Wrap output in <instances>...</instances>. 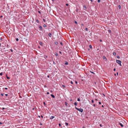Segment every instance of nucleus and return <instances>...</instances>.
<instances>
[{"instance_id":"obj_50","label":"nucleus","mask_w":128,"mask_h":128,"mask_svg":"<svg viewBox=\"0 0 128 128\" xmlns=\"http://www.w3.org/2000/svg\"><path fill=\"white\" fill-rule=\"evenodd\" d=\"M93 106H95V104H94V105H93Z\"/></svg>"},{"instance_id":"obj_39","label":"nucleus","mask_w":128,"mask_h":128,"mask_svg":"<svg viewBox=\"0 0 128 128\" xmlns=\"http://www.w3.org/2000/svg\"><path fill=\"white\" fill-rule=\"evenodd\" d=\"M38 12L39 13H40H40H41L40 11H38Z\"/></svg>"},{"instance_id":"obj_61","label":"nucleus","mask_w":128,"mask_h":128,"mask_svg":"<svg viewBox=\"0 0 128 128\" xmlns=\"http://www.w3.org/2000/svg\"><path fill=\"white\" fill-rule=\"evenodd\" d=\"M117 75H118V72H117Z\"/></svg>"},{"instance_id":"obj_29","label":"nucleus","mask_w":128,"mask_h":128,"mask_svg":"<svg viewBox=\"0 0 128 128\" xmlns=\"http://www.w3.org/2000/svg\"><path fill=\"white\" fill-rule=\"evenodd\" d=\"M108 31L110 32H111V31L110 30H108Z\"/></svg>"},{"instance_id":"obj_25","label":"nucleus","mask_w":128,"mask_h":128,"mask_svg":"<svg viewBox=\"0 0 128 128\" xmlns=\"http://www.w3.org/2000/svg\"><path fill=\"white\" fill-rule=\"evenodd\" d=\"M118 7L120 9L121 8L120 5H119L118 6Z\"/></svg>"},{"instance_id":"obj_33","label":"nucleus","mask_w":128,"mask_h":128,"mask_svg":"<svg viewBox=\"0 0 128 128\" xmlns=\"http://www.w3.org/2000/svg\"><path fill=\"white\" fill-rule=\"evenodd\" d=\"M71 82V83L72 84H73V82H72V81H71V82Z\"/></svg>"},{"instance_id":"obj_46","label":"nucleus","mask_w":128,"mask_h":128,"mask_svg":"<svg viewBox=\"0 0 128 128\" xmlns=\"http://www.w3.org/2000/svg\"><path fill=\"white\" fill-rule=\"evenodd\" d=\"M1 95L2 96H3V95H4V94H1Z\"/></svg>"},{"instance_id":"obj_1","label":"nucleus","mask_w":128,"mask_h":128,"mask_svg":"<svg viewBox=\"0 0 128 128\" xmlns=\"http://www.w3.org/2000/svg\"><path fill=\"white\" fill-rule=\"evenodd\" d=\"M75 108L78 110L80 112H82L83 111V110L82 108H78L76 107Z\"/></svg>"},{"instance_id":"obj_15","label":"nucleus","mask_w":128,"mask_h":128,"mask_svg":"<svg viewBox=\"0 0 128 128\" xmlns=\"http://www.w3.org/2000/svg\"><path fill=\"white\" fill-rule=\"evenodd\" d=\"M55 55L56 56H58V53H56V52L55 53Z\"/></svg>"},{"instance_id":"obj_51","label":"nucleus","mask_w":128,"mask_h":128,"mask_svg":"<svg viewBox=\"0 0 128 128\" xmlns=\"http://www.w3.org/2000/svg\"><path fill=\"white\" fill-rule=\"evenodd\" d=\"M100 42H102V40H100Z\"/></svg>"},{"instance_id":"obj_58","label":"nucleus","mask_w":128,"mask_h":128,"mask_svg":"<svg viewBox=\"0 0 128 128\" xmlns=\"http://www.w3.org/2000/svg\"><path fill=\"white\" fill-rule=\"evenodd\" d=\"M100 126H101V127L102 126V125L101 124H100Z\"/></svg>"},{"instance_id":"obj_53","label":"nucleus","mask_w":128,"mask_h":128,"mask_svg":"<svg viewBox=\"0 0 128 128\" xmlns=\"http://www.w3.org/2000/svg\"><path fill=\"white\" fill-rule=\"evenodd\" d=\"M5 89H6V90H7L8 89V88H5Z\"/></svg>"},{"instance_id":"obj_3","label":"nucleus","mask_w":128,"mask_h":128,"mask_svg":"<svg viewBox=\"0 0 128 128\" xmlns=\"http://www.w3.org/2000/svg\"><path fill=\"white\" fill-rule=\"evenodd\" d=\"M55 118V116H50V120H52L53 118Z\"/></svg>"},{"instance_id":"obj_18","label":"nucleus","mask_w":128,"mask_h":128,"mask_svg":"<svg viewBox=\"0 0 128 128\" xmlns=\"http://www.w3.org/2000/svg\"><path fill=\"white\" fill-rule=\"evenodd\" d=\"M40 44L41 45H42V42H40Z\"/></svg>"},{"instance_id":"obj_43","label":"nucleus","mask_w":128,"mask_h":128,"mask_svg":"<svg viewBox=\"0 0 128 128\" xmlns=\"http://www.w3.org/2000/svg\"><path fill=\"white\" fill-rule=\"evenodd\" d=\"M81 25L82 26H84V25L83 24H81Z\"/></svg>"},{"instance_id":"obj_31","label":"nucleus","mask_w":128,"mask_h":128,"mask_svg":"<svg viewBox=\"0 0 128 128\" xmlns=\"http://www.w3.org/2000/svg\"><path fill=\"white\" fill-rule=\"evenodd\" d=\"M100 2V0H98V2L99 3Z\"/></svg>"},{"instance_id":"obj_17","label":"nucleus","mask_w":128,"mask_h":128,"mask_svg":"<svg viewBox=\"0 0 128 128\" xmlns=\"http://www.w3.org/2000/svg\"><path fill=\"white\" fill-rule=\"evenodd\" d=\"M74 104L75 106H76L77 105V104L76 102H75L74 103Z\"/></svg>"},{"instance_id":"obj_10","label":"nucleus","mask_w":128,"mask_h":128,"mask_svg":"<svg viewBox=\"0 0 128 128\" xmlns=\"http://www.w3.org/2000/svg\"><path fill=\"white\" fill-rule=\"evenodd\" d=\"M68 62H65V65H68Z\"/></svg>"},{"instance_id":"obj_9","label":"nucleus","mask_w":128,"mask_h":128,"mask_svg":"<svg viewBox=\"0 0 128 128\" xmlns=\"http://www.w3.org/2000/svg\"><path fill=\"white\" fill-rule=\"evenodd\" d=\"M84 10H86V6L84 5Z\"/></svg>"},{"instance_id":"obj_21","label":"nucleus","mask_w":128,"mask_h":128,"mask_svg":"<svg viewBox=\"0 0 128 128\" xmlns=\"http://www.w3.org/2000/svg\"><path fill=\"white\" fill-rule=\"evenodd\" d=\"M85 30L86 31H88V29L87 28H85Z\"/></svg>"},{"instance_id":"obj_37","label":"nucleus","mask_w":128,"mask_h":128,"mask_svg":"<svg viewBox=\"0 0 128 128\" xmlns=\"http://www.w3.org/2000/svg\"><path fill=\"white\" fill-rule=\"evenodd\" d=\"M43 20L44 22H45V20L44 19H43Z\"/></svg>"},{"instance_id":"obj_62","label":"nucleus","mask_w":128,"mask_h":128,"mask_svg":"<svg viewBox=\"0 0 128 128\" xmlns=\"http://www.w3.org/2000/svg\"><path fill=\"white\" fill-rule=\"evenodd\" d=\"M114 75H115V76H116V74H114Z\"/></svg>"},{"instance_id":"obj_7","label":"nucleus","mask_w":128,"mask_h":128,"mask_svg":"<svg viewBox=\"0 0 128 128\" xmlns=\"http://www.w3.org/2000/svg\"><path fill=\"white\" fill-rule=\"evenodd\" d=\"M48 35L50 37H51L52 36V34L50 33L48 34Z\"/></svg>"},{"instance_id":"obj_20","label":"nucleus","mask_w":128,"mask_h":128,"mask_svg":"<svg viewBox=\"0 0 128 128\" xmlns=\"http://www.w3.org/2000/svg\"><path fill=\"white\" fill-rule=\"evenodd\" d=\"M65 124L66 126H68V124L67 122H65Z\"/></svg>"},{"instance_id":"obj_56","label":"nucleus","mask_w":128,"mask_h":128,"mask_svg":"<svg viewBox=\"0 0 128 128\" xmlns=\"http://www.w3.org/2000/svg\"><path fill=\"white\" fill-rule=\"evenodd\" d=\"M2 108L3 109V110H4L5 109V108Z\"/></svg>"},{"instance_id":"obj_47","label":"nucleus","mask_w":128,"mask_h":128,"mask_svg":"<svg viewBox=\"0 0 128 128\" xmlns=\"http://www.w3.org/2000/svg\"><path fill=\"white\" fill-rule=\"evenodd\" d=\"M5 96H8V94H5Z\"/></svg>"},{"instance_id":"obj_60","label":"nucleus","mask_w":128,"mask_h":128,"mask_svg":"<svg viewBox=\"0 0 128 128\" xmlns=\"http://www.w3.org/2000/svg\"><path fill=\"white\" fill-rule=\"evenodd\" d=\"M70 101H72V99H71V100H70Z\"/></svg>"},{"instance_id":"obj_4","label":"nucleus","mask_w":128,"mask_h":128,"mask_svg":"<svg viewBox=\"0 0 128 128\" xmlns=\"http://www.w3.org/2000/svg\"><path fill=\"white\" fill-rule=\"evenodd\" d=\"M118 124H119L122 127H124V125L122 124V123L119 122Z\"/></svg>"},{"instance_id":"obj_16","label":"nucleus","mask_w":128,"mask_h":128,"mask_svg":"<svg viewBox=\"0 0 128 128\" xmlns=\"http://www.w3.org/2000/svg\"><path fill=\"white\" fill-rule=\"evenodd\" d=\"M18 38H16V40L17 41H18Z\"/></svg>"},{"instance_id":"obj_6","label":"nucleus","mask_w":128,"mask_h":128,"mask_svg":"<svg viewBox=\"0 0 128 128\" xmlns=\"http://www.w3.org/2000/svg\"><path fill=\"white\" fill-rule=\"evenodd\" d=\"M39 28H40V29L42 30V27L41 26H39Z\"/></svg>"},{"instance_id":"obj_36","label":"nucleus","mask_w":128,"mask_h":128,"mask_svg":"<svg viewBox=\"0 0 128 128\" xmlns=\"http://www.w3.org/2000/svg\"><path fill=\"white\" fill-rule=\"evenodd\" d=\"M43 104H44V105H46V103H45V102H43Z\"/></svg>"},{"instance_id":"obj_35","label":"nucleus","mask_w":128,"mask_h":128,"mask_svg":"<svg viewBox=\"0 0 128 128\" xmlns=\"http://www.w3.org/2000/svg\"><path fill=\"white\" fill-rule=\"evenodd\" d=\"M59 53L60 54H62V52H61V51H60L59 52Z\"/></svg>"},{"instance_id":"obj_2","label":"nucleus","mask_w":128,"mask_h":128,"mask_svg":"<svg viewBox=\"0 0 128 128\" xmlns=\"http://www.w3.org/2000/svg\"><path fill=\"white\" fill-rule=\"evenodd\" d=\"M116 62L118 64H119L120 65V66H121V62L119 60H116Z\"/></svg>"},{"instance_id":"obj_32","label":"nucleus","mask_w":128,"mask_h":128,"mask_svg":"<svg viewBox=\"0 0 128 128\" xmlns=\"http://www.w3.org/2000/svg\"><path fill=\"white\" fill-rule=\"evenodd\" d=\"M92 103H93L94 102V100H92Z\"/></svg>"},{"instance_id":"obj_41","label":"nucleus","mask_w":128,"mask_h":128,"mask_svg":"<svg viewBox=\"0 0 128 128\" xmlns=\"http://www.w3.org/2000/svg\"><path fill=\"white\" fill-rule=\"evenodd\" d=\"M59 126H61V124H59Z\"/></svg>"},{"instance_id":"obj_57","label":"nucleus","mask_w":128,"mask_h":128,"mask_svg":"<svg viewBox=\"0 0 128 128\" xmlns=\"http://www.w3.org/2000/svg\"><path fill=\"white\" fill-rule=\"evenodd\" d=\"M10 50V51H11L12 52V50L11 49V50Z\"/></svg>"},{"instance_id":"obj_59","label":"nucleus","mask_w":128,"mask_h":128,"mask_svg":"<svg viewBox=\"0 0 128 128\" xmlns=\"http://www.w3.org/2000/svg\"><path fill=\"white\" fill-rule=\"evenodd\" d=\"M90 1H91V2H92V0H90Z\"/></svg>"},{"instance_id":"obj_27","label":"nucleus","mask_w":128,"mask_h":128,"mask_svg":"<svg viewBox=\"0 0 128 128\" xmlns=\"http://www.w3.org/2000/svg\"><path fill=\"white\" fill-rule=\"evenodd\" d=\"M89 47H90V48H92V46H91V45H90V46H89Z\"/></svg>"},{"instance_id":"obj_14","label":"nucleus","mask_w":128,"mask_h":128,"mask_svg":"<svg viewBox=\"0 0 128 128\" xmlns=\"http://www.w3.org/2000/svg\"><path fill=\"white\" fill-rule=\"evenodd\" d=\"M65 104L66 106H67V103L66 102H65Z\"/></svg>"},{"instance_id":"obj_8","label":"nucleus","mask_w":128,"mask_h":128,"mask_svg":"<svg viewBox=\"0 0 128 128\" xmlns=\"http://www.w3.org/2000/svg\"><path fill=\"white\" fill-rule=\"evenodd\" d=\"M51 96L53 98H55V96L54 95L52 94H51Z\"/></svg>"},{"instance_id":"obj_26","label":"nucleus","mask_w":128,"mask_h":128,"mask_svg":"<svg viewBox=\"0 0 128 128\" xmlns=\"http://www.w3.org/2000/svg\"><path fill=\"white\" fill-rule=\"evenodd\" d=\"M2 72L0 73V76H1L2 75Z\"/></svg>"},{"instance_id":"obj_63","label":"nucleus","mask_w":128,"mask_h":128,"mask_svg":"<svg viewBox=\"0 0 128 128\" xmlns=\"http://www.w3.org/2000/svg\"><path fill=\"white\" fill-rule=\"evenodd\" d=\"M102 107H104V106H103V105H102Z\"/></svg>"},{"instance_id":"obj_11","label":"nucleus","mask_w":128,"mask_h":128,"mask_svg":"<svg viewBox=\"0 0 128 128\" xmlns=\"http://www.w3.org/2000/svg\"><path fill=\"white\" fill-rule=\"evenodd\" d=\"M54 43H55V44L56 45H57L58 44V42H56V41H55V42H54Z\"/></svg>"},{"instance_id":"obj_28","label":"nucleus","mask_w":128,"mask_h":128,"mask_svg":"<svg viewBox=\"0 0 128 128\" xmlns=\"http://www.w3.org/2000/svg\"><path fill=\"white\" fill-rule=\"evenodd\" d=\"M46 24H44V27H46Z\"/></svg>"},{"instance_id":"obj_44","label":"nucleus","mask_w":128,"mask_h":128,"mask_svg":"<svg viewBox=\"0 0 128 128\" xmlns=\"http://www.w3.org/2000/svg\"><path fill=\"white\" fill-rule=\"evenodd\" d=\"M99 104H101V103L100 102H99Z\"/></svg>"},{"instance_id":"obj_48","label":"nucleus","mask_w":128,"mask_h":128,"mask_svg":"<svg viewBox=\"0 0 128 128\" xmlns=\"http://www.w3.org/2000/svg\"><path fill=\"white\" fill-rule=\"evenodd\" d=\"M47 77H48V78H49L50 77V76L49 75H48L47 76Z\"/></svg>"},{"instance_id":"obj_19","label":"nucleus","mask_w":128,"mask_h":128,"mask_svg":"<svg viewBox=\"0 0 128 128\" xmlns=\"http://www.w3.org/2000/svg\"><path fill=\"white\" fill-rule=\"evenodd\" d=\"M77 100L78 101H80V100L79 98H77Z\"/></svg>"},{"instance_id":"obj_13","label":"nucleus","mask_w":128,"mask_h":128,"mask_svg":"<svg viewBox=\"0 0 128 128\" xmlns=\"http://www.w3.org/2000/svg\"><path fill=\"white\" fill-rule=\"evenodd\" d=\"M113 54L115 56L116 55V53L115 52H114L113 53Z\"/></svg>"},{"instance_id":"obj_40","label":"nucleus","mask_w":128,"mask_h":128,"mask_svg":"<svg viewBox=\"0 0 128 128\" xmlns=\"http://www.w3.org/2000/svg\"><path fill=\"white\" fill-rule=\"evenodd\" d=\"M60 43L61 45H62V42H60Z\"/></svg>"},{"instance_id":"obj_5","label":"nucleus","mask_w":128,"mask_h":128,"mask_svg":"<svg viewBox=\"0 0 128 128\" xmlns=\"http://www.w3.org/2000/svg\"><path fill=\"white\" fill-rule=\"evenodd\" d=\"M103 58L104 60L105 61H106V56H103Z\"/></svg>"},{"instance_id":"obj_24","label":"nucleus","mask_w":128,"mask_h":128,"mask_svg":"<svg viewBox=\"0 0 128 128\" xmlns=\"http://www.w3.org/2000/svg\"><path fill=\"white\" fill-rule=\"evenodd\" d=\"M116 57L118 58H120V56H117Z\"/></svg>"},{"instance_id":"obj_55","label":"nucleus","mask_w":128,"mask_h":128,"mask_svg":"<svg viewBox=\"0 0 128 128\" xmlns=\"http://www.w3.org/2000/svg\"><path fill=\"white\" fill-rule=\"evenodd\" d=\"M114 71H115L116 70V69L114 68Z\"/></svg>"},{"instance_id":"obj_54","label":"nucleus","mask_w":128,"mask_h":128,"mask_svg":"<svg viewBox=\"0 0 128 128\" xmlns=\"http://www.w3.org/2000/svg\"><path fill=\"white\" fill-rule=\"evenodd\" d=\"M41 117H42V118H43V116H42L41 115Z\"/></svg>"},{"instance_id":"obj_45","label":"nucleus","mask_w":128,"mask_h":128,"mask_svg":"<svg viewBox=\"0 0 128 128\" xmlns=\"http://www.w3.org/2000/svg\"><path fill=\"white\" fill-rule=\"evenodd\" d=\"M47 94H49V92H47Z\"/></svg>"},{"instance_id":"obj_22","label":"nucleus","mask_w":128,"mask_h":128,"mask_svg":"<svg viewBox=\"0 0 128 128\" xmlns=\"http://www.w3.org/2000/svg\"><path fill=\"white\" fill-rule=\"evenodd\" d=\"M62 86L63 88H65V86L64 85H62Z\"/></svg>"},{"instance_id":"obj_12","label":"nucleus","mask_w":128,"mask_h":128,"mask_svg":"<svg viewBox=\"0 0 128 128\" xmlns=\"http://www.w3.org/2000/svg\"><path fill=\"white\" fill-rule=\"evenodd\" d=\"M36 22L37 23H39V20H37V19L36 20Z\"/></svg>"},{"instance_id":"obj_38","label":"nucleus","mask_w":128,"mask_h":128,"mask_svg":"<svg viewBox=\"0 0 128 128\" xmlns=\"http://www.w3.org/2000/svg\"><path fill=\"white\" fill-rule=\"evenodd\" d=\"M7 47L8 48H9V46H8V44L7 45Z\"/></svg>"},{"instance_id":"obj_64","label":"nucleus","mask_w":128,"mask_h":128,"mask_svg":"<svg viewBox=\"0 0 128 128\" xmlns=\"http://www.w3.org/2000/svg\"><path fill=\"white\" fill-rule=\"evenodd\" d=\"M82 128H85V127H84V126H83Z\"/></svg>"},{"instance_id":"obj_23","label":"nucleus","mask_w":128,"mask_h":128,"mask_svg":"<svg viewBox=\"0 0 128 128\" xmlns=\"http://www.w3.org/2000/svg\"><path fill=\"white\" fill-rule=\"evenodd\" d=\"M90 72L92 73V74H95V73H94V72H92V71H90Z\"/></svg>"},{"instance_id":"obj_49","label":"nucleus","mask_w":128,"mask_h":128,"mask_svg":"<svg viewBox=\"0 0 128 128\" xmlns=\"http://www.w3.org/2000/svg\"><path fill=\"white\" fill-rule=\"evenodd\" d=\"M75 82L76 83V84H77V82L76 81Z\"/></svg>"},{"instance_id":"obj_52","label":"nucleus","mask_w":128,"mask_h":128,"mask_svg":"<svg viewBox=\"0 0 128 128\" xmlns=\"http://www.w3.org/2000/svg\"><path fill=\"white\" fill-rule=\"evenodd\" d=\"M2 122H0V124H2Z\"/></svg>"},{"instance_id":"obj_42","label":"nucleus","mask_w":128,"mask_h":128,"mask_svg":"<svg viewBox=\"0 0 128 128\" xmlns=\"http://www.w3.org/2000/svg\"><path fill=\"white\" fill-rule=\"evenodd\" d=\"M66 6H68V4H66Z\"/></svg>"},{"instance_id":"obj_30","label":"nucleus","mask_w":128,"mask_h":128,"mask_svg":"<svg viewBox=\"0 0 128 128\" xmlns=\"http://www.w3.org/2000/svg\"><path fill=\"white\" fill-rule=\"evenodd\" d=\"M6 78H7L8 79H9L10 78L8 77L7 76H6Z\"/></svg>"},{"instance_id":"obj_34","label":"nucleus","mask_w":128,"mask_h":128,"mask_svg":"<svg viewBox=\"0 0 128 128\" xmlns=\"http://www.w3.org/2000/svg\"><path fill=\"white\" fill-rule=\"evenodd\" d=\"M75 23L76 24H77V22L76 21H75Z\"/></svg>"}]
</instances>
